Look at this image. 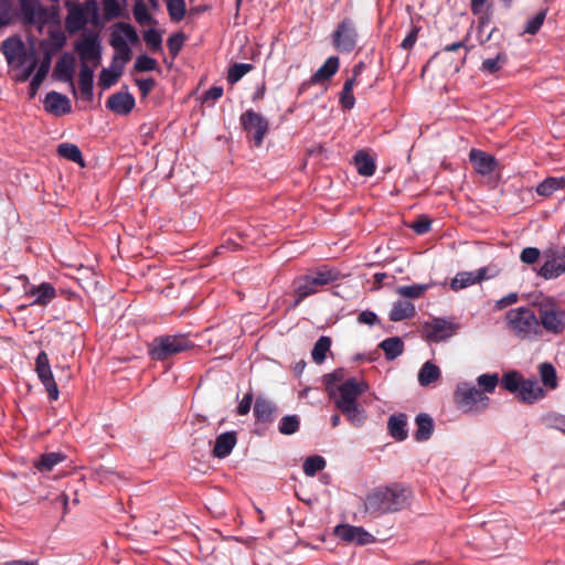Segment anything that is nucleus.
<instances>
[{
    "mask_svg": "<svg viewBox=\"0 0 565 565\" xmlns=\"http://www.w3.org/2000/svg\"><path fill=\"white\" fill-rule=\"evenodd\" d=\"M411 490L402 483L380 487L371 491L364 500V510L373 516L393 513L406 508Z\"/></svg>",
    "mask_w": 565,
    "mask_h": 565,
    "instance_id": "obj_2",
    "label": "nucleus"
},
{
    "mask_svg": "<svg viewBox=\"0 0 565 565\" xmlns=\"http://www.w3.org/2000/svg\"><path fill=\"white\" fill-rule=\"evenodd\" d=\"M184 41L185 35L182 32L174 33L168 39L167 46L172 57H175L180 53Z\"/></svg>",
    "mask_w": 565,
    "mask_h": 565,
    "instance_id": "obj_59",
    "label": "nucleus"
},
{
    "mask_svg": "<svg viewBox=\"0 0 565 565\" xmlns=\"http://www.w3.org/2000/svg\"><path fill=\"white\" fill-rule=\"evenodd\" d=\"M359 34L351 18H344L332 33L333 47L340 53H351L358 45Z\"/></svg>",
    "mask_w": 565,
    "mask_h": 565,
    "instance_id": "obj_9",
    "label": "nucleus"
},
{
    "mask_svg": "<svg viewBox=\"0 0 565 565\" xmlns=\"http://www.w3.org/2000/svg\"><path fill=\"white\" fill-rule=\"evenodd\" d=\"M467 41H468V35L459 42H455L452 44H448V45L444 46V49L440 52H437L434 54L431 60H435L438 57H445V55L448 53H456L459 50L463 49L465 50L463 54L461 56H459L452 63L454 71L459 72L461 70V67L466 64L468 53L470 52V49H471V47L467 46Z\"/></svg>",
    "mask_w": 565,
    "mask_h": 565,
    "instance_id": "obj_25",
    "label": "nucleus"
},
{
    "mask_svg": "<svg viewBox=\"0 0 565 565\" xmlns=\"http://www.w3.org/2000/svg\"><path fill=\"white\" fill-rule=\"evenodd\" d=\"M523 377L518 371H509L503 374L501 385L504 390L510 393H518L522 385Z\"/></svg>",
    "mask_w": 565,
    "mask_h": 565,
    "instance_id": "obj_47",
    "label": "nucleus"
},
{
    "mask_svg": "<svg viewBox=\"0 0 565 565\" xmlns=\"http://www.w3.org/2000/svg\"><path fill=\"white\" fill-rule=\"evenodd\" d=\"M75 73V57L68 53H64L56 62L54 68V76L61 82H67L72 85L73 90L75 86L73 77Z\"/></svg>",
    "mask_w": 565,
    "mask_h": 565,
    "instance_id": "obj_22",
    "label": "nucleus"
},
{
    "mask_svg": "<svg viewBox=\"0 0 565 565\" xmlns=\"http://www.w3.org/2000/svg\"><path fill=\"white\" fill-rule=\"evenodd\" d=\"M334 533L340 540L347 543L366 545L375 541L374 536L361 526L342 524L335 527Z\"/></svg>",
    "mask_w": 565,
    "mask_h": 565,
    "instance_id": "obj_14",
    "label": "nucleus"
},
{
    "mask_svg": "<svg viewBox=\"0 0 565 565\" xmlns=\"http://www.w3.org/2000/svg\"><path fill=\"white\" fill-rule=\"evenodd\" d=\"M440 376V370L434 363L427 361L418 373V382L422 386H428L436 382Z\"/></svg>",
    "mask_w": 565,
    "mask_h": 565,
    "instance_id": "obj_42",
    "label": "nucleus"
},
{
    "mask_svg": "<svg viewBox=\"0 0 565 565\" xmlns=\"http://www.w3.org/2000/svg\"><path fill=\"white\" fill-rule=\"evenodd\" d=\"M469 159L475 170L482 175L492 173L497 166L494 157L477 149L470 151Z\"/></svg>",
    "mask_w": 565,
    "mask_h": 565,
    "instance_id": "obj_24",
    "label": "nucleus"
},
{
    "mask_svg": "<svg viewBox=\"0 0 565 565\" xmlns=\"http://www.w3.org/2000/svg\"><path fill=\"white\" fill-rule=\"evenodd\" d=\"M344 381H345L344 380V371L342 369H338V370L333 371L332 373L324 375V383H326L329 392L332 391L331 390L332 385H334L338 382L341 384Z\"/></svg>",
    "mask_w": 565,
    "mask_h": 565,
    "instance_id": "obj_64",
    "label": "nucleus"
},
{
    "mask_svg": "<svg viewBox=\"0 0 565 565\" xmlns=\"http://www.w3.org/2000/svg\"><path fill=\"white\" fill-rule=\"evenodd\" d=\"M65 456L61 452H47L35 462V468L41 472L51 471L56 465L64 461Z\"/></svg>",
    "mask_w": 565,
    "mask_h": 565,
    "instance_id": "obj_43",
    "label": "nucleus"
},
{
    "mask_svg": "<svg viewBox=\"0 0 565 565\" xmlns=\"http://www.w3.org/2000/svg\"><path fill=\"white\" fill-rule=\"evenodd\" d=\"M44 109L56 116L66 115L72 110L71 100L67 96L53 90L45 96Z\"/></svg>",
    "mask_w": 565,
    "mask_h": 565,
    "instance_id": "obj_20",
    "label": "nucleus"
},
{
    "mask_svg": "<svg viewBox=\"0 0 565 565\" xmlns=\"http://www.w3.org/2000/svg\"><path fill=\"white\" fill-rule=\"evenodd\" d=\"M1 50L9 64L18 62L22 65L25 62L26 49L20 39L8 38L2 42Z\"/></svg>",
    "mask_w": 565,
    "mask_h": 565,
    "instance_id": "obj_16",
    "label": "nucleus"
},
{
    "mask_svg": "<svg viewBox=\"0 0 565 565\" xmlns=\"http://www.w3.org/2000/svg\"><path fill=\"white\" fill-rule=\"evenodd\" d=\"M477 383L482 387L484 393H493L499 383V375L497 373L493 374H481L477 379Z\"/></svg>",
    "mask_w": 565,
    "mask_h": 565,
    "instance_id": "obj_55",
    "label": "nucleus"
},
{
    "mask_svg": "<svg viewBox=\"0 0 565 565\" xmlns=\"http://www.w3.org/2000/svg\"><path fill=\"white\" fill-rule=\"evenodd\" d=\"M117 30L124 33L125 38L132 44H136L139 41V36L137 31L129 23L119 22L115 25Z\"/></svg>",
    "mask_w": 565,
    "mask_h": 565,
    "instance_id": "obj_63",
    "label": "nucleus"
},
{
    "mask_svg": "<svg viewBox=\"0 0 565 565\" xmlns=\"http://www.w3.org/2000/svg\"><path fill=\"white\" fill-rule=\"evenodd\" d=\"M340 60L338 56H330L311 76L312 84H320L330 79L339 70Z\"/></svg>",
    "mask_w": 565,
    "mask_h": 565,
    "instance_id": "obj_29",
    "label": "nucleus"
},
{
    "mask_svg": "<svg viewBox=\"0 0 565 565\" xmlns=\"http://www.w3.org/2000/svg\"><path fill=\"white\" fill-rule=\"evenodd\" d=\"M482 527L490 535L494 550L505 547L514 533L513 526L503 518L486 521L482 523Z\"/></svg>",
    "mask_w": 565,
    "mask_h": 565,
    "instance_id": "obj_12",
    "label": "nucleus"
},
{
    "mask_svg": "<svg viewBox=\"0 0 565 565\" xmlns=\"http://www.w3.org/2000/svg\"><path fill=\"white\" fill-rule=\"evenodd\" d=\"M239 121L243 129L252 135L255 146L260 147L269 129L268 120L259 113L248 109L241 115Z\"/></svg>",
    "mask_w": 565,
    "mask_h": 565,
    "instance_id": "obj_10",
    "label": "nucleus"
},
{
    "mask_svg": "<svg viewBox=\"0 0 565 565\" xmlns=\"http://www.w3.org/2000/svg\"><path fill=\"white\" fill-rule=\"evenodd\" d=\"M486 268H480L476 273L472 271H461L458 273L455 278L450 282V287L452 290L457 291L460 289H463L466 287H469L471 285H475L477 282L482 281L486 279Z\"/></svg>",
    "mask_w": 565,
    "mask_h": 565,
    "instance_id": "obj_26",
    "label": "nucleus"
},
{
    "mask_svg": "<svg viewBox=\"0 0 565 565\" xmlns=\"http://www.w3.org/2000/svg\"><path fill=\"white\" fill-rule=\"evenodd\" d=\"M195 345L185 334L156 337L150 347L149 354L152 360L164 361L170 356L191 350Z\"/></svg>",
    "mask_w": 565,
    "mask_h": 565,
    "instance_id": "obj_5",
    "label": "nucleus"
},
{
    "mask_svg": "<svg viewBox=\"0 0 565 565\" xmlns=\"http://www.w3.org/2000/svg\"><path fill=\"white\" fill-rule=\"evenodd\" d=\"M109 44L114 47L116 51V54L113 57V68H116V66H119L117 63L118 61H121V65L124 66L125 63L129 62L132 56L131 49L126 42V39L122 36L121 33L117 32L116 30L111 32Z\"/></svg>",
    "mask_w": 565,
    "mask_h": 565,
    "instance_id": "obj_21",
    "label": "nucleus"
},
{
    "mask_svg": "<svg viewBox=\"0 0 565 565\" xmlns=\"http://www.w3.org/2000/svg\"><path fill=\"white\" fill-rule=\"evenodd\" d=\"M103 7L107 20L116 19L121 14V8L117 0H103Z\"/></svg>",
    "mask_w": 565,
    "mask_h": 565,
    "instance_id": "obj_61",
    "label": "nucleus"
},
{
    "mask_svg": "<svg viewBox=\"0 0 565 565\" xmlns=\"http://www.w3.org/2000/svg\"><path fill=\"white\" fill-rule=\"evenodd\" d=\"M253 70V65L248 63H235L228 68L227 82L235 84L242 79L244 75Z\"/></svg>",
    "mask_w": 565,
    "mask_h": 565,
    "instance_id": "obj_50",
    "label": "nucleus"
},
{
    "mask_svg": "<svg viewBox=\"0 0 565 565\" xmlns=\"http://www.w3.org/2000/svg\"><path fill=\"white\" fill-rule=\"evenodd\" d=\"M132 13H134L135 20L140 25H145V24L154 22L152 15L148 12L146 4L141 0L136 1V3L134 4V8H132Z\"/></svg>",
    "mask_w": 565,
    "mask_h": 565,
    "instance_id": "obj_52",
    "label": "nucleus"
},
{
    "mask_svg": "<svg viewBox=\"0 0 565 565\" xmlns=\"http://www.w3.org/2000/svg\"><path fill=\"white\" fill-rule=\"evenodd\" d=\"M57 153L72 162L78 163L81 167H85V162L79 148L70 142H63L57 146Z\"/></svg>",
    "mask_w": 565,
    "mask_h": 565,
    "instance_id": "obj_40",
    "label": "nucleus"
},
{
    "mask_svg": "<svg viewBox=\"0 0 565 565\" xmlns=\"http://www.w3.org/2000/svg\"><path fill=\"white\" fill-rule=\"evenodd\" d=\"M478 39L484 51L490 52L493 46L501 47L503 35L498 28L493 26L488 33L478 34Z\"/></svg>",
    "mask_w": 565,
    "mask_h": 565,
    "instance_id": "obj_41",
    "label": "nucleus"
},
{
    "mask_svg": "<svg viewBox=\"0 0 565 565\" xmlns=\"http://www.w3.org/2000/svg\"><path fill=\"white\" fill-rule=\"evenodd\" d=\"M518 396L523 403L533 404L536 401L544 398L545 390L539 385L536 379H523Z\"/></svg>",
    "mask_w": 565,
    "mask_h": 565,
    "instance_id": "obj_23",
    "label": "nucleus"
},
{
    "mask_svg": "<svg viewBox=\"0 0 565 565\" xmlns=\"http://www.w3.org/2000/svg\"><path fill=\"white\" fill-rule=\"evenodd\" d=\"M75 51L79 55L81 63H92L97 67L102 61V46L97 34H84L76 43Z\"/></svg>",
    "mask_w": 565,
    "mask_h": 565,
    "instance_id": "obj_11",
    "label": "nucleus"
},
{
    "mask_svg": "<svg viewBox=\"0 0 565 565\" xmlns=\"http://www.w3.org/2000/svg\"><path fill=\"white\" fill-rule=\"evenodd\" d=\"M505 322L508 329L520 340H533L542 335L536 313L529 307L509 310Z\"/></svg>",
    "mask_w": 565,
    "mask_h": 565,
    "instance_id": "obj_4",
    "label": "nucleus"
},
{
    "mask_svg": "<svg viewBox=\"0 0 565 565\" xmlns=\"http://www.w3.org/2000/svg\"><path fill=\"white\" fill-rule=\"evenodd\" d=\"M50 67H51V56H50V54H46L45 57L40 63V65L38 66L36 73L34 74L33 78L31 79L30 87H29L31 98H33L36 95L41 84L47 76Z\"/></svg>",
    "mask_w": 565,
    "mask_h": 565,
    "instance_id": "obj_36",
    "label": "nucleus"
},
{
    "mask_svg": "<svg viewBox=\"0 0 565 565\" xmlns=\"http://www.w3.org/2000/svg\"><path fill=\"white\" fill-rule=\"evenodd\" d=\"M542 253L537 247H525L520 254V260L526 265H534L540 259Z\"/></svg>",
    "mask_w": 565,
    "mask_h": 565,
    "instance_id": "obj_60",
    "label": "nucleus"
},
{
    "mask_svg": "<svg viewBox=\"0 0 565 565\" xmlns=\"http://www.w3.org/2000/svg\"><path fill=\"white\" fill-rule=\"evenodd\" d=\"M24 21L29 24H44L47 20V10L39 0H19Z\"/></svg>",
    "mask_w": 565,
    "mask_h": 565,
    "instance_id": "obj_15",
    "label": "nucleus"
},
{
    "mask_svg": "<svg viewBox=\"0 0 565 565\" xmlns=\"http://www.w3.org/2000/svg\"><path fill=\"white\" fill-rule=\"evenodd\" d=\"M68 14L65 18V26L70 33L82 30L88 22V17H96L98 6L96 0H86L84 4L66 2Z\"/></svg>",
    "mask_w": 565,
    "mask_h": 565,
    "instance_id": "obj_8",
    "label": "nucleus"
},
{
    "mask_svg": "<svg viewBox=\"0 0 565 565\" xmlns=\"http://www.w3.org/2000/svg\"><path fill=\"white\" fill-rule=\"evenodd\" d=\"M331 343V339L326 335L320 337L315 343L311 356L317 364H321L326 360L327 352L330 350Z\"/></svg>",
    "mask_w": 565,
    "mask_h": 565,
    "instance_id": "obj_46",
    "label": "nucleus"
},
{
    "mask_svg": "<svg viewBox=\"0 0 565 565\" xmlns=\"http://www.w3.org/2000/svg\"><path fill=\"white\" fill-rule=\"evenodd\" d=\"M431 226V221L426 215H419L414 223L411 225V228L418 235L426 234L429 232Z\"/></svg>",
    "mask_w": 565,
    "mask_h": 565,
    "instance_id": "obj_62",
    "label": "nucleus"
},
{
    "mask_svg": "<svg viewBox=\"0 0 565 565\" xmlns=\"http://www.w3.org/2000/svg\"><path fill=\"white\" fill-rule=\"evenodd\" d=\"M427 289V285L401 286L396 289V292L405 298L417 299L422 297Z\"/></svg>",
    "mask_w": 565,
    "mask_h": 565,
    "instance_id": "obj_54",
    "label": "nucleus"
},
{
    "mask_svg": "<svg viewBox=\"0 0 565 565\" xmlns=\"http://www.w3.org/2000/svg\"><path fill=\"white\" fill-rule=\"evenodd\" d=\"M455 402L465 413H479L489 404V397L469 383H460L455 392Z\"/></svg>",
    "mask_w": 565,
    "mask_h": 565,
    "instance_id": "obj_7",
    "label": "nucleus"
},
{
    "mask_svg": "<svg viewBox=\"0 0 565 565\" xmlns=\"http://www.w3.org/2000/svg\"><path fill=\"white\" fill-rule=\"evenodd\" d=\"M25 296L33 298L30 306L45 307L56 297V290L52 284L42 282L39 286H31Z\"/></svg>",
    "mask_w": 565,
    "mask_h": 565,
    "instance_id": "obj_17",
    "label": "nucleus"
},
{
    "mask_svg": "<svg viewBox=\"0 0 565 565\" xmlns=\"http://www.w3.org/2000/svg\"><path fill=\"white\" fill-rule=\"evenodd\" d=\"M539 374L543 386L547 391H553L558 386L556 370L550 362H543L539 365Z\"/></svg>",
    "mask_w": 565,
    "mask_h": 565,
    "instance_id": "obj_37",
    "label": "nucleus"
},
{
    "mask_svg": "<svg viewBox=\"0 0 565 565\" xmlns=\"http://www.w3.org/2000/svg\"><path fill=\"white\" fill-rule=\"evenodd\" d=\"M299 417L297 415H287L281 418L278 430L282 435H292L299 430Z\"/></svg>",
    "mask_w": 565,
    "mask_h": 565,
    "instance_id": "obj_49",
    "label": "nucleus"
},
{
    "mask_svg": "<svg viewBox=\"0 0 565 565\" xmlns=\"http://www.w3.org/2000/svg\"><path fill=\"white\" fill-rule=\"evenodd\" d=\"M341 277L338 269L327 265L309 269L297 276L292 281L295 297L292 307L299 306L306 298L320 292L326 286L338 281Z\"/></svg>",
    "mask_w": 565,
    "mask_h": 565,
    "instance_id": "obj_3",
    "label": "nucleus"
},
{
    "mask_svg": "<svg viewBox=\"0 0 565 565\" xmlns=\"http://www.w3.org/2000/svg\"><path fill=\"white\" fill-rule=\"evenodd\" d=\"M385 353L387 360H394L404 351V342L398 337L383 340L379 345Z\"/></svg>",
    "mask_w": 565,
    "mask_h": 565,
    "instance_id": "obj_38",
    "label": "nucleus"
},
{
    "mask_svg": "<svg viewBox=\"0 0 565 565\" xmlns=\"http://www.w3.org/2000/svg\"><path fill=\"white\" fill-rule=\"evenodd\" d=\"M547 9L539 11L531 20L527 21L524 32L534 35L539 32L546 18Z\"/></svg>",
    "mask_w": 565,
    "mask_h": 565,
    "instance_id": "obj_58",
    "label": "nucleus"
},
{
    "mask_svg": "<svg viewBox=\"0 0 565 565\" xmlns=\"http://www.w3.org/2000/svg\"><path fill=\"white\" fill-rule=\"evenodd\" d=\"M564 274L563 263L558 260L544 259L543 265L537 270V275L546 280L556 279Z\"/></svg>",
    "mask_w": 565,
    "mask_h": 565,
    "instance_id": "obj_39",
    "label": "nucleus"
},
{
    "mask_svg": "<svg viewBox=\"0 0 565 565\" xmlns=\"http://www.w3.org/2000/svg\"><path fill=\"white\" fill-rule=\"evenodd\" d=\"M157 66H158V62L156 58L142 54L137 57L135 65H134V71L135 72H151V71H154L157 68Z\"/></svg>",
    "mask_w": 565,
    "mask_h": 565,
    "instance_id": "obj_57",
    "label": "nucleus"
},
{
    "mask_svg": "<svg viewBox=\"0 0 565 565\" xmlns=\"http://www.w3.org/2000/svg\"><path fill=\"white\" fill-rule=\"evenodd\" d=\"M354 164L360 175L371 177L375 173L376 164L374 159L364 150H359L354 154Z\"/></svg>",
    "mask_w": 565,
    "mask_h": 565,
    "instance_id": "obj_32",
    "label": "nucleus"
},
{
    "mask_svg": "<svg viewBox=\"0 0 565 565\" xmlns=\"http://www.w3.org/2000/svg\"><path fill=\"white\" fill-rule=\"evenodd\" d=\"M416 313L415 306L408 300L396 301L390 312L391 321H402L414 317Z\"/></svg>",
    "mask_w": 565,
    "mask_h": 565,
    "instance_id": "obj_35",
    "label": "nucleus"
},
{
    "mask_svg": "<svg viewBox=\"0 0 565 565\" xmlns=\"http://www.w3.org/2000/svg\"><path fill=\"white\" fill-rule=\"evenodd\" d=\"M508 54L502 50V47H499L497 49L495 55L493 57L483 60L480 70L483 73L495 74L508 63Z\"/></svg>",
    "mask_w": 565,
    "mask_h": 565,
    "instance_id": "obj_34",
    "label": "nucleus"
},
{
    "mask_svg": "<svg viewBox=\"0 0 565 565\" xmlns=\"http://www.w3.org/2000/svg\"><path fill=\"white\" fill-rule=\"evenodd\" d=\"M167 9L171 20L181 21L186 12L184 0H167Z\"/></svg>",
    "mask_w": 565,
    "mask_h": 565,
    "instance_id": "obj_53",
    "label": "nucleus"
},
{
    "mask_svg": "<svg viewBox=\"0 0 565 565\" xmlns=\"http://www.w3.org/2000/svg\"><path fill=\"white\" fill-rule=\"evenodd\" d=\"M353 86H354V77H351L345 81L341 96L340 103L343 109L350 110L355 105V98L353 96Z\"/></svg>",
    "mask_w": 565,
    "mask_h": 565,
    "instance_id": "obj_48",
    "label": "nucleus"
},
{
    "mask_svg": "<svg viewBox=\"0 0 565 565\" xmlns=\"http://www.w3.org/2000/svg\"><path fill=\"white\" fill-rule=\"evenodd\" d=\"M326 467V460L321 456L308 457L303 462V472L308 477H313L318 471H321Z\"/></svg>",
    "mask_w": 565,
    "mask_h": 565,
    "instance_id": "obj_51",
    "label": "nucleus"
},
{
    "mask_svg": "<svg viewBox=\"0 0 565 565\" xmlns=\"http://www.w3.org/2000/svg\"><path fill=\"white\" fill-rule=\"evenodd\" d=\"M276 413V405L268 398L258 396L254 403V416L257 422L271 423Z\"/></svg>",
    "mask_w": 565,
    "mask_h": 565,
    "instance_id": "obj_28",
    "label": "nucleus"
},
{
    "mask_svg": "<svg viewBox=\"0 0 565 565\" xmlns=\"http://www.w3.org/2000/svg\"><path fill=\"white\" fill-rule=\"evenodd\" d=\"M457 329V326L446 319H434L431 323L426 326L427 337L429 340L439 342L450 338Z\"/></svg>",
    "mask_w": 565,
    "mask_h": 565,
    "instance_id": "obj_19",
    "label": "nucleus"
},
{
    "mask_svg": "<svg viewBox=\"0 0 565 565\" xmlns=\"http://www.w3.org/2000/svg\"><path fill=\"white\" fill-rule=\"evenodd\" d=\"M94 68L89 64L81 63L78 85L82 96L86 99L93 98Z\"/></svg>",
    "mask_w": 565,
    "mask_h": 565,
    "instance_id": "obj_30",
    "label": "nucleus"
},
{
    "mask_svg": "<svg viewBox=\"0 0 565 565\" xmlns=\"http://www.w3.org/2000/svg\"><path fill=\"white\" fill-rule=\"evenodd\" d=\"M558 190H563L561 177L546 178L536 186V193L544 198L551 196Z\"/></svg>",
    "mask_w": 565,
    "mask_h": 565,
    "instance_id": "obj_45",
    "label": "nucleus"
},
{
    "mask_svg": "<svg viewBox=\"0 0 565 565\" xmlns=\"http://www.w3.org/2000/svg\"><path fill=\"white\" fill-rule=\"evenodd\" d=\"M369 385L363 380L355 377L347 379L337 386V391H330L335 408L344 415L347 420L354 427H361L366 420V412L358 402V398L367 391Z\"/></svg>",
    "mask_w": 565,
    "mask_h": 565,
    "instance_id": "obj_1",
    "label": "nucleus"
},
{
    "mask_svg": "<svg viewBox=\"0 0 565 565\" xmlns=\"http://www.w3.org/2000/svg\"><path fill=\"white\" fill-rule=\"evenodd\" d=\"M135 104V97L128 92L111 94L106 102L107 108L117 115H128Z\"/></svg>",
    "mask_w": 565,
    "mask_h": 565,
    "instance_id": "obj_18",
    "label": "nucleus"
},
{
    "mask_svg": "<svg viewBox=\"0 0 565 565\" xmlns=\"http://www.w3.org/2000/svg\"><path fill=\"white\" fill-rule=\"evenodd\" d=\"M122 65L116 66V68H113V65L110 68H103L99 74L98 85L104 89L111 87L118 82L122 74Z\"/></svg>",
    "mask_w": 565,
    "mask_h": 565,
    "instance_id": "obj_44",
    "label": "nucleus"
},
{
    "mask_svg": "<svg viewBox=\"0 0 565 565\" xmlns=\"http://www.w3.org/2000/svg\"><path fill=\"white\" fill-rule=\"evenodd\" d=\"M537 308V320L541 330L558 335L565 331V310L552 298L540 301Z\"/></svg>",
    "mask_w": 565,
    "mask_h": 565,
    "instance_id": "obj_6",
    "label": "nucleus"
},
{
    "mask_svg": "<svg viewBox=\"0 0 565 565\" xmlns=\"http://www.w3.org/2000/svg\"><path fill=\"white\" fill-rule=\"evenodd\" d=\"M407 416L403 413L392 415L387 422L390 435L397 441H403L407 438Z\"/></svg>",
    "mask_w": 565,
    "mask_h": 565,
    "instance_id": "obj_31",
    "label": "nucleus"
},
{
    "mask_svg": "<svg viewBox=\"0 0 565 565\" xmlns=\"http://www.w3.org/2000/svg\"><path fill=\"white\" fill-rule=\"evenodd\" d=\"M35 372L41 383L45 386L49 398L56 401L60 392L45 351H41L35 359Z\"/></svg>",
    "mask_w": 565,
    "mask_h": 565,
    "instance_id": "obj_13",
    "label": "nucleus"
},
{
    "mask_svg": "<svg viewBox=\"0 0 565 565\" xmlns=\"http://www.w3.org/2000/svg\"><path fill=\"white\" fill-rule=\"evenodd\" d=\"M415 422L417 425V429L414 435L415 439L417 441L428 440L434 431L433 418L428 414L422 413L416 416Z\"/></svg>",
    "mask_w": 565,
    "mask_h": 565,
    "instance_id": "obj_33",
    "label": "nucleus"
},
{
    "mask_svg": "<svg viewBox=\"0 0 565 565\" xmlns=\"http://www.w3.org/2000/svg\"><path fill=\"white\" fill-rule=\"evenodd\" d=\"M143 40L152 52H159L162 49V38L156 29H149L143 32Z\"/></svg>",
    "mask_w": 565,
    "mask_h": 565,
    "instance_id": "obj_56",
    "label": "nucleus"
},
{
    "mask_svg": "<svg viewBox=\"0 0 565 565\" xmlns=\"http://www.w3.org/2000/svg\"><path fill=\"white\" fill-rule=\"evenodd\" d=\"M237 443L236 431H226L216 437L213 448V456L216 458L227 457Z\"/></svg>",
    "mask_w": 565,
    "mask_h": 565,
    "instance_id": "obj_27",
    "label": "nucleus"
}]
</instances>
